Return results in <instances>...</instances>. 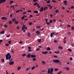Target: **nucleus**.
Instances as JSON below:
<instances>
[{"label": "nucleus", "mask_w": 74, "mask_h": 74, "mask_svg": "<svg viewBox=\"0 0 74 74\" xmlns=\"http://www.w3.org/2000/svg\"><path fill=\"white\" fill-rule=\"evenodd\" d=\"M38 42H41V39H39L38 40Z\"/></svg>", "instance_id": "obj_28"}, {"label": "nucleus", "mask_w": 74, "mask_h": 74, "mask_svg": "<svg viewBox=\"0 0 74 74\" xmlns=\"http://www.w3.org/2000/svg\"><path fill=\"white\" fill-rule=\"evenodd\" d=\"M47 3H48V4H49V3H50V0H48L47 2Z\"/></svg>", "instance_id": "obj_38"}, {"label": "nucleus", "mask_w": 74, "mask_h": 74, "mask_svg": "<svg viewBox=\"0 0 74 74\" xmlns=\"http://www.w3.org/2000/svg\"><path fill=\"white\" fill-rule=\"evenodd\" d=\"M21 69V66H19L17 68L18 70L19 71V70H20Z\"/></svg>", "instance_id": "obj_21"}, {"label": "nucleus", "mask_w": 74, "mask_h": 74, "mask_svg": "<svg viewBox=\"0 0 74 74\" xmlns=\"http://www.w3.org/2000/svg\"><path fill=\"white\" fill-rule=\"evenodd\" d=\"M28 51L29 52H31L32 51L31 50V47L29 46L28 47Z\"/></svg>", "instance_id": "obj_8"}, {"label": "nucleus", "mask_w": 74, "mask_h": 74, "mask_svg": "<svg viewBox=\"0 0 74 74\" xmlns=\"http://www.w3.org/2000/svg\"><path fill=\"white\" fill-rule=\"evenodd\" d=\"M65 69L66 70H70L69 69V67H66V68H65Z\"/></svg>", "instance_id": "obj_31"}, {"label": "nucleus", "mask_w": 74, "mask_h": 74, "mask_svg": "<svg viewBox=\"0 0 74 74\" xmlns=\"http://www.w3.org/2000/svg\"><path fill=\"white\" fill-rule=\"evenodd\" d=\"M2 19H3V20H6L7 19V17H1Z\"/></svg>", "instance_id": "obj_7"}, {"label": "nucleus", "mask_w": 74, "mask_h": 74, "mask_svg": "<svg viewBox=\"0 0 74 74\" xmlns=\"http://www.w3.org/2000/svg\"><path fill=\"white\" fill-rule=\"evenodd\" d=\"M68 51H70V52H71L72 51V50L70 49H68Z\"/></svg>", "instance_id": "obj_40"}, {"label": "nucleus", "mask_w": 74, "mask_h": 74, "mask_svg": "<svg viewBox=\"0 0 74 74\" xmlns=\"http://www.w3.org/2000/svg\"><path fill=\"white\" fill-rule=\"evenodd\" d=\"M31 56H30V54L29 53L28 55L27 56V57L28 58H29Z\"/></svg>", "instance_id": "obj_11"}, {"label": "nucleus", "mask_w": 74, "mask_h": 74, "mask_svg": "<svg viewBox=\"0 0 74 74\" xmlns=\"http://www.w3.org/2000/svg\"><path fill=\"white\" fill-rule=\"evenodd\" d=\"M62 73V72L60 71V72H59L58 73V74H60V73Z\"/></svg>", "instance_id": "obj_63"}, {"label": "nucleus", "mask_w": 74, "mask_h": 74, "mask_svg": "<svg viewBox=\"0 0 74 74\" xmlns=\"http://www.w3.org/2000/svg\"><path fill=\"white\" fill-rule=\"evenodd\" d=\"M63 42H64V43H66V40L65 39H64Z\"/></svg>", "instance_id": "obj_42"}, {"label": "nucleus", "mask_w": 74, "mask_h": 74, "mask_svg": "<svg viewBox=\"0 0 74 74\" xmlns=\"http://www.w3.org/2000/svg\"><path fill=\"white\" fill-rule=\"evenodd\" d=\"M9 23L10 25H11L12 23V21H9Z\"/></svg>", "instance_id": "obj_32"}, {"label": "nucleus", "mask_w": 74, "mask_h": 74, "mask_svg": "<svg viewBox=\"0 0 74 74\" xmlns=\"http://www.w3.org/2000/svg\"><path fill=\"white\" fill-rule=\"evenodd\" d=\"M31 56L32 58H36V56L34 55H31Z\"/></svg>", "instance_id": "obj_12"}, {"label": "nucleus", "mask_w": 74, "mask_h": 74, "mask_svg": "<svg viewBox=\"0 0 74 74\" xmlns=\"http://www.w3.org/2000/svg\"><path fill=\"white\" fill-rule=\"evenodd\" d=\"M54 53H59V51H55L54 52Z\"/></svg>", "instance_id": "obj_22"}, {"label": "nucleus", "mask_w": 74, "mask_h": 74, "mask_svg": "<svg viewBox=\"0 0 74 74\" xmlns=\"http://www.w3.org/2000/svg\"><path fill=\"white\" fill-rule=\"evenodd\" d=\"M52 2H53V3H56V1L55 0H52Z\"/></svg>", "instance_id": "obj_43"}, {"label": "nucleus", "mask_w": 74, "mask_h": 74, "mask_svg": "<svg viewBox=\"0 0 74 74\" xmlns=\"http://www.w3.org/2000/svg\"><path fill=\"white\" fill-rule=\"evenodd\" d=\"M15 21H16V18H13L12 19V22H14Z\"/></svg>", "instance_id": "obj_23"}, {"label": "nucleus", "mask_w": 74, "mask_h": 74, "mask_svg": "<svg viewBox=\"0 0 74 74\" xmlns=\"http://www.w3.org/2000/svg\"><path fill=\"white\" fill-rule=\"evenodd\" d=\"M50 70V72H53V69L52 68H51Z\"/></svg>", "instance_id": "obj_20"}, {"label": "nucleus", "mask_w": 74, "mask_h": 74, "mask_svg": "<svg viewBox=\"0 0 74 74\" xmlns=\"http://www.w3.org/2000/svg\"><path fill=\"white\" fill-rule=\"evenodd\" d=\"M54 58H58V56H54Z\"/></svg>", "instance_id": "obj_59"}, {"label": "nucleus", "mask_w": 74, "mask_h": 74, "mask_svg": "<svg viewBox=\"0 0 74 74\" xmlns=\"http://www.w3.org/2000/svg\"><path fill=\"white\" fill-rule=\"evenodd\" d=\"M50 23H52V20H49Z\"/></svg>", "instance_id": "obj_50"}, {"label": "nucleus", "mask_w": 74, "mask_h": 74, "mask_svg": "<svg viewBox=\"0 0 74 74\" xmlns=\"http://www.w3.org/2000/svg\"><path fill=\"white\" fill-rule=\"evenodd\" d=\"M74 7L73 6H72L71 7V9H74Z\"/></svg>", "instance_id": "obj_46"}, {"label": "nucleus", "mask_w": 74, "mask_h": 74, "mask_svg": "<svg viewBox=\"0 0 74 74\" xmlns=\"http://www.w3.org/2000/svg\"><path fill=\"white\" fill-rule=\"evenodd\" d=\"M1 62L2 63H4V59L3 58L1 59Z\"/></svg>", "instance_id": "obj_18"}, {"label": "nucleus", "mask_w": 74, "mask_h": 74, "mask_svg": "<svg viewBox=\"0 0 74 74\" xmlns=\"http://www.w3.org/2000/svg\"><path fill=\"white\" fill-rule=\"evenodd\" d=\"M26 54L25 53H24L22 55V56H23V57H24V56H26Z\"/></svg>", "instance_id": "obj_37"}, {"label": "nucleus", "mask_w": 74, "mask_h": 74, "mask_svg": "<svg viewBox=\"0 0 74 74\" xmlns=\"http://www.w3.org/2000/svg\"><path fill=\"white\" fill-rule=\"evenodd\" d=\"M6 37H10V35H7L6 36Z\"/></svg>", "instance_id": "obj_53"}, {"label": "nucleus", "mask_w": 74, "mask_h": 74, "mask_svg": "<svg viewBox=\"0 0 74 74\" xmlns=\"http://www.w3.org/2000/svg\"><path fill=\"white\" fill-rule=\"evenodd\" d=\"M70 60H73V58H70Z\"/></svg>", "instance_id": "obj_64"}, {"label": "nucleus", "mask_w": 74, "mask_h": 74, "mask_svg": "<svg viewBox=\"0 0 74 74\" xmlns=\"http://www.w3.org/2000/svg\"><path fill=\"white\" fill-rule=\"evenodd\" d=\"M64 3H67V1H64Z\"/></svg>", "instance_id": "obj_55"}, {"label": "nucleus", "mask_w": 74, "mask_h": 74, "mask_svg": "<svg viewBox=\"0 0 74 74\" xmlns=\"http://www.w3.org/2000/svg\"><path fill=\"white\" fill-rule=\"evenodd\" d=\"M6 0H0V3L1 4V3H3L4 2H5Z\"/></svg>", "instance_id": "obj_4"}, {"label": "nucleus", "mask_w": 74, "mask_h": 74, "mask_svg": "<svg viewBox=\"0 0 74 74\" xmlns=\"http://www.w3.org/2000/svg\"><path fill=\"white\" fill-rule=\"evenodd\" d=\"M42 53L43 54H47L48 53V51H46L45 52H42Z\"/></svg>", "instance_id": "obj_9"}, {"label": "nucleus", "mask_w": 74, "mask_h": 74, "mask_svg": "<svg viewBox=\"0 0 74 74\" xmlns=\"http://www.w3.org/2000/svg\"><path fill=\"white\" fill-rule=\"evenodd\" d=\"M58 48L60 49H63V47H61V46H59L58 47Z\"/></svg>", "instance_id": "obj_17"}, {"label": "nucleus", "mask_w": 74, "mask_h": 74, "mask_svg": "<svg viewBox=\"0 0 74 74\" xmlns=\"http://www.w3.org/2000/svg\"><path fill=\"white\" fill-rule=\"evenodd\" d=\"M11 52L12 53H14V51L13 50H12Z\"/></svg>", "instance_id": "obj_56"}, {"label": "nucleus", "mask_w": 74, "mask_h": 74, "mask_svg": "<svg viewBox=\"0 0 74 74\" xmlns=\"http://www.w3.org/2000/svg\"><path fill=\"white\" fill-rule=\"evenodd\" d=\"M20 11H21V12H22V11H23V10H19L16 11V13H17V12H18Z\"/></svg>", "instance_id": "obj_14"}, {"label": "nucleus", "mask_w": 74, "mask_h": 74, "mask_svg": "<svg viewBox=\"0 0 74 74\" xmlns=\"http://www.w3.org/2000/svg\"><path fill=\"white\" fill-rule=\"evenodd\" d=\"M14 23L15 24H18V23H19V22H18V21H17L16 20H15L14 21Z\"/></svg>", "instance_id": "obj_16"}, {"label": "nucleus", "mask_w": 74, "mask_h": 74, "mask_svg": "<svg viewBox=\"0 0 74 74\" xmlns=\"http://www.w3.org/2000/svg\"><path fill=\"white\" fill-rule=\"evenodd\" d=\"M33 1L34 2V3H36V2H37V1H38V0H33Z\"/></svg>", "instance_id": "obj_33"}, {"label": "nucleus", "mask_w": 74, "mask_h": 74, "mask_svg": "<svg viewBox=\"0 0 74 74\" xmlns=\"http://www.w3.org/2000/svg\"><path fill=\"white\" fill-rule=\"evenodd\" d=\"M3 26L4 27H7V25H4Z\"/></svg>", "instance_id": "obj_44"}, {"label": "nucleus", "mask_w": 74, "mask_h": 74, "mask_svg": "<svg viewBox=\"0 0 74 74\" xmlns=\"http://www.w3.org/2000/svg\"><path fill=\"white\" fill-rule=\"evenodd\" d=\"M67 27H71V26H70V25H67Z\"/></svg>", "instance_id": "obj_49"}, {"label": "nucleus", "mask_w": 74, "mask_h": 74, "mask_svg": "<svg viewBox=\"0 0 74 74\" xmlns=\"http://www.w3.org/2000/svg\"><path fill=\"white\" fill-rule=\"evenodd\" d=\"M23 27H22V30H24L25 28L26 30H27V27H26V26L25 25H23Z\"/></svg>", "instance_id": "obj_3"}, {"label": "nucleus", "mask_w": 74, "mask_h": 74, "mask_svg": "<svg viewBox=\"0 0 74 74\" xmlns=\"http://www.w3.org/2000/svg\"><path fill=\"white\" fill-rule=\"evenodd\" d=\"M11 58V56L10 55V53H8L6 55V60H10Z\"/></svg>", "instance_id": "obj_1"}, {"label": "nucleus", "mask_w": 74, "mask_h": 74, "mask_svg": "<svg viewBox=\"0 0 74 74\" xmlns=\"http://www.w3.org/2000/svg\"><path fill=\"white\" fill-rule=\"evenodd\" d=\"M8 43L9 44H11V40H9L8 42Z\"/></svg>", "instance_id": "obj_54"}, {"label": "nucleus", "mask_w": 74, "mask_h": 74, "mask_svg": "<svg viewBox=\"0 0 74 74\" xmlns=\"http://www.w3.org/2000/svg\"><path fill=\"white\" fill-rule=\"evenodd\" d=\"M33 12L35 14H38V11L37 10H35Z\"/></svg>", "instance_id": "obj_10"}, {"label": "nucleus", "mask_w": 74, "mask_h": 74, "mask_svg": "<svg viewBox=\"0 0 74 74\" xmlns=\"http://www.w3.org/2000/svg\"><path fill=\"white\" fill-rule=\"evenodd\" d=\"M46 10H48V7H45L44 8L43 10L44 11H45Z\"/></svg>", "instance_id": "obj_15"}, {"label": "nucleus", "mask_w": 74, "mask_h": 74, "mask_svg": "<svg viewBox=\"0 0 74 74\" xmlns=\"http://www.w3.org/2000/svg\"><path fill=\"white\" fill-rule=\"evenodd\" d=\"M72 30H74V27H72L71 28Z\"/></svg>", "instance_id": "obj_34"}, {"label": "nucleus", "mask_w": 74, "mask_h": 74, "mask_svg": "<svg viewBox=\"0 0 74 74\" xmlns=\"http://www.w3.org/2000/svg\"><path fill=\"white\" fill-rule=\"evenodd\" d=\"M47 25H50V22H48L47 23Z\"/></svg>", "instance_id": "obj_47"}, {"label": "nucleus", "mask_w": 74, "mask_h": 74, "mask_svg": "<svg viewBox=\"0 0 74 74\" xmlns=\"http://www.w3.org/2000/svg\"><path fill=\"white\" fill-rule=\"evenodd\" d=\"M51 37H52V36H53V33H51Z\"/></svg>", "instance_id": "obj_39"}, {"label": "nucleus", "mask_w": 74, "mask_h": 74, "mask_svg": "<svg viewBox=\"0 0 74 74\" xmlns=\"http://www.w3.org/2000/svg\"><path fill=\"white\" fill-rule=\"evenodd\" d=\"M27 12H32L31 11V10H28L27 11Z\"/></svg>", "instance_id": "obj_60"}, {"label": "nucleus", "mask_w": 74, "mask_h": 74, "mask_svg": "<svg viewBox=\"0 0 74 74\" xmlns=\"http://www.w3.org/2000/svg\"><path fill=\"white\" fill-rule=\"evenodd\" d=\"M5 45L6 47H8L9 46V44L8 43H6L5 44Z\"/></svg>", "instance_id": "obj_36"}, {"label": "nucleus", "mask_w": 74, "mask_h": 74, "mask_svg": "<svg viewBox=\"0 0 74 74\" xmlns=\"http://www.w3.org/2000/svg\"><path fill=\"white\" fill-rule=\"evenodd\" d=\"M56 20L55 19H54L53 20V22H56Z\"/></svg>", "instance_id": "obj_52"}, {"label": "nucleus", "mask_w": 74, "mask_h": 74, "mask_svg": "<svg viewBox=\"0 0 74 74\" xmlns=\"http://www.w3.org/2000/svg\"><path fill=\"white\" fill-rule=\"evenodd\" d=\"M40 49L39 48H38L36 49V51H39V50H40Z\"/></svg>", "instance_id": "obj_51"}, {"label": "nucleus", "mask_w": 74, "mask_h": 74, "mask_svg": "<svg viewBox=\"0 0 74 74\" xmlns=\"http://www.w3.org/2000/svg\"><path fill=\"white\" fill-rule=\"evenodd\" d=\"M52 7H53V6H51L49 8H50V9H51H51H52Z\"/></svg>", "instance_id": "obj_57"}, {"label": "nucleus", "mask_w": 74, "mask_h": 74, "mask_svg": "<svg viewBox=\"0 0 74 74\" xmlns=\"http://www.w3.org/2000/svg\"><path fill=\"white\" fill-rule=\"evenodd\" d=\"M50 72H51V71H50V69H48V74H49V73H50Z\"/></svg>", "instance_id": "obj_24"}, {"label": "nucleus", "mask_w": 74, "mask_h": 74, "mask_svg": "<svg viewBox=\"0 0 74 74\" xmlns=\"http://www.w3.org/2000/svg\"><path fill=\"white\" fill-rule=\"evenodd\" d=\"M37 4H38L37 3H34V5H37Z\"/></svg>", "instance_id": "obj_45"}, {"label": "nucleus", "mask_w": 74, "mask_h": 74, "mask_svg": "<svg viewBox=\"0 0 74 74\" xmlns=\"http://www.w3.org/2000/svg\"><path fill=\"white\" fill-rule=\"evenodd\" d=\"M34 69H35V66H34L33 67H32L31 68V70H34Z\"/></svg>", "instance_id": "obj_27"}, {"label": "nucleus", "mask_w": 74, "mask_h": 74, "mask_svg": "<svg viewBox=\"0 0 74 74\" xmlns=\"http://www.w3.org/2000/svg\"><path fill=\"white\" fill-rule=\"evenodd\" d=\"M33 61H36V59L35 58H34L33 59Z\"/></svg>", "instance_id": "obj_41"}, {"label": "nucleus", "mask_w": 74, "mask_h": 74, "mask_svg": "<svg viewBox=\"0 0 74 74\" xmlns=\"http://www.w3.org/2000/svg\"><path fill=\"white\" fill-rule=\"evenodd\" d=\"M43 10H44V8H43V7H42L40 8V12H42L43 11Z\"/></svg>", "instance_id": "obj_13"}, {"label": "nucleus", "mask_w": 74, "mask_h": 74, "mask_svg": "<svg viewBox=\"0 0 74 74\" xmlns=\"http://www.w3.org/2000/svg\"><path fill=\"white\" fill-rule=\"evenodd\" d=\"M58 70H59V69H57V68H55L54 70V71H58Z\"/></svg>", "instance_id": "obj_25"}, {"label": "nucleus", "mask_w": 74, "mask_h": 74, "mask_svg": "<svg viewBox=\"0 0 74 74\" xmlns=\"http://www.w3.org/2000/svg\"><path fill=\"white\" fill-rule=\"evenodd\" d=\"M47 50L48 51H49L50 50H51V49H50V48L49 47H47Z\"/></svg>", "instance_id": "obj_29"}, {"label": "nucleus", "mask_w": 74, "mask_h": 74, "mask_svg": "<svg viewBox=\"0 0 74 74\" xmlns=\"http://www.w3.org/2000/svg\"><path fill=\"white\" fill-rule=\"evenodd\" d=\"M30 17H33V15H32V14H30Z\"/></svg>", "instance_id": "obj_62"}, {"label": "nucleus", "mask_w": 74, "mask_h": 74, "mask_svg": "<svg viewBox=\"0 0 74 74\" xmlns=\"http://www.w3.org/2000/svg\"><path fill=\"white\" fill-rule=\"evenodd\" d=\"M59 11V10H57L56 11H55V12L56 13H58Z\"/></svg>", "instance_id": "obj_26"}, {"label": "nucleus", "mask_w": 74, "mask_h": 74, "mask_svg": "<svg viewBox=\"0 0 74 74\" xmlns=\"http://www.w3.org/2000/svg\"><path fill=\"white\" fill-rule=\"evenodd\" d=\"M54 42H58V41L56 40H55L54 41Z\"/></svg>", "instance_id": "obj_61"}, {"label": "nucleus", "mask_w": 74, "mask_h": 74, "mask_svg": "<svg viewBox=\"0 0 74 74\" xmlns=\"http://www.w3.org/2000/svg\"><path fill=\"white\" fill-rule=\"evenodd\" d=\"M29 25H32L33 24V23L32 22H30L29 23Z\"/></svg>", "instance_id": "obj_30"}, {"label": "nucleus", "mask_w": 74, "mask_h": 74, "mask_svg": "<svg viewBox=\"0 0 74 74\" xmlns=\"http://www.w3.org/2000/svg\"><path fill=\"white\" fill-rule=\"evenodd\" d=\"M22 19H24V16H23L21 17Z\"/></svg>", "instance_id": "obj_58"}, {"label": "nucleus", "mask_w": 74, "mask_h": 74, "mask_svg": "<svg viewBox=\"0 0 74 74\" xmlns=\"http://www.w3.org/2000/svg\"><path fill=\"white\" fill-rule=\"evenodd\" d=\"M18 43H19V44H22L23 43V42H22V41H20L19 42H18Z\"/></svg>", "instance_id": "obj_48"}, {"label": "nucleus", "mask_w": 74, "mask_h": 74, "mask_svg": "<svg viewBox=\"0 0 74 74\" xmlns=\"http://www.w3.org/2000/svg\"><path fill=\"white\" fill-rule=\"evenodd\" d=\"M1 34H4V31L3 30L1 32Z\"/></svg>", "instance_id": "obj_19"}, {"label": "nucleus", "mask_w": 74, "mask_h": 74, "mask_svg": "<svg viewBox=\"0 0 74 74\" xmlns=\"http://www.w3.org/2000/svg\"><path fill=\"white\" fill-rule=\"evenodd\" d=\"M12 3H14V1H10V4H12Z\"/></svg>", "instance_id": "obj_35"}, {"label": "nucleus", "mask_w": 74, "mask_h": 74, "mask_svg": "<svg viewBox=\"0 0 74 74\" xmlns=\"http://www.w3.org/2000/svg\"><path fill=\"white\" fill-rule=\"evenodd\" d=\"M36 33L37 35H39L40 34V32L38 31H36Z\"/></svg>", "instance_id": "obj_6"}, {"label": "nucleus", "mask_w": 74, "mask_h": 74, "mask_svg": "<svg viewBox=\"0 0 74 74\" xmlns=\"http://www.w3.org/2000/svg\"><path fill=\"white\" fill-rule=\"evenodd\" d=\"M53 62L55 63H60V61L59 60H53Z\"/></svg>", "instance_id": "obj_2"}, {"label": "nucleus", "mask_w": 74, "mask_h": 74, "mask_svg": "<svg viewBox=\"0 0 74 74\" xmlns=\"http://www.w3.org/2000/svg\"><path fill=\"white\" fill-rule=\"evenodd\" d=\"M9 64L10 65H12V64H14V61L10 62H9Z\"/></svg>", "instance_id": "obj_5"}]
</instances>
